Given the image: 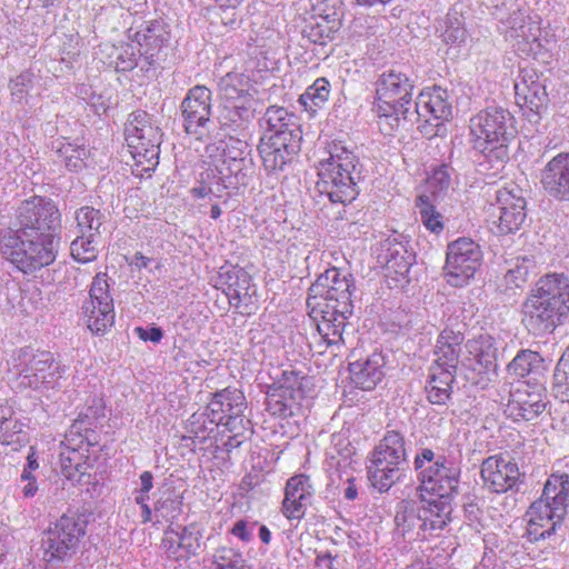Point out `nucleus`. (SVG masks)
<instances>
[{
    "label": "nucleus",
    "mask_w": 569,
    "mask_h": 569,
    "mask_svg": "<svg viewBox=\"0 0 569 569\" xmlns=\"http://www.w3.org/2000/svg\"><path fill=\"white\" fill-rule=\"evenodd\" d=\"M509 142L475 144L479 151L476 158L477 170L487 176L496 177L505 168L509 160Z\"/></svg>",
    "instance_id": "72a5a7b5"
},
{
    "label": "nucleus",
    "mask_w": 569,
    "mask_h": 569,
    "mask_svg": "<svg viewBox=\"0 0 569 569\" xmlns=\"http://www.w3.org/2000/svg\"><path fill=\"white\" fill-rule=\"evenodd\" d=\"M178 538L179 537L176 529L169 527L164 531V537L162 539L163 548L170 558H173L176 560L188 559L186 552L182 549V546H180V540Z\"/></svg>",
    "instance_id": "0e129e2a"
},
{
    "label": "nucleus",
    "mask_w": 569,
    "mask_h": 569,
    "mask_svg": "<svg viewBox=\"0 0 569 569\" xmlns=\"http://www.w3.org/2000/svg\"><path fill=\"white\" fill-rule=\"evenodd\" d=\"M305 376H300L297 371L284 370L281 378L273 382L271 387L276 391L289 395L293 400H302L305 397Z\"/></svg>",
    "instance_id": "8fccbe9b"
},
{
    "label": "nucleus",
    "mask_w": 569,
    "mask_h": 569,
    "mask_svg": "<svg viewBox=\"0 0 569 569\" xmlns=\"http://www.w3.org/2000/svg\"><path fill=\"white\" fill-rule=\"evenodd\" d=\"M7 230L28 231L60 242L61 213L56 202L47 197L33 196L20 201L14 211L12 227Z\"/></svg>",
    "instance_id": "1a4fd4ad"
},
{
    "label": "nucleus",
    "mask_w": 569,
    "mask_h": 569,
    "mask_svg": "<svg viewBox=\"0 0 569 569\" xmlns=\"http://www.w3.org/2000/svg\"><path fill=\"white\" fill-rule=\"evenodd\" d=\"M516 103L530 122H538L548 106L545 83L535 72L523 71L515 82Z\"/></svg>",
    "instance_id": "f3484780"
},
{
    "label": "nucleus",
    "mask_w": 569,
    "mask_h": 569,
    "mask_svg": "<svg viewBox=\"0 0 569 569\" xmlns=\"http://www.w3.org/2000/svg\"><path fill=\"white\" fill-rule=\"evenodd\" d=\"M482 252L480 246L470 238H459L448 244L445 277L452 287L467 284L480 267Z\"/></svg>",
    "instance_id": "4468645a"
},
{
    "label": "nucleus",
    "mask_w": 569,
    "mask_h": 569,
    "mask_svg": "<svg viewBox=\"0 0 569 569\" xmlns=\"http://www.w3.org/2000/svg\"><path fill=\"white\" fill-rule=\"evenodd\" d=\"M533 266L535 262L532 259L523 258L521 264H517L507 272L506 281L520 288L527 281L530 269L533 268Z\"/></svg>",
    "instance_id": "69168bd1"
},
{
    "label": "nucleus",
    "mask_w": 569,
    "mask_h": 569,
    "mask_svg": "<svg viewBox=\"0 0 569 569\" xmlns=\"http://www.w3.org/2000/svg\"><path fill=\"white\" fill-rule=\"evenodd\" d=\"M7 363L23 386L34 390L50 386L63 371L50 351L31 346L14 349Z\"/></svg>",
    "instance_id": "9d476101"
},
{
    "label": "nucleus",
    "mask_w": 569,
    "mask_h": 569,
    "mask_svg": "<svg viewBox=\"0 0 569 569\" xmlns=\"http://www.w3.org/2000/svg\"><path fill=\"white\" fill-rule=\"evenodd\" d=\"M371 455L379 458L386 456L387 461L403 469L408 466L403 436L396 430L387 431Z\"/></svg>",
    "instance_id": "4c0bfd02"
},
{
    "label": "nucleus",
    "mask_w": 569,
    "mask_h": 569,
    "mask_svg": "<svg viewBox=\"0 0 569 569\" xmlns=\"http://www.w3.org/2000/svg\"><path fill=\"white\" fill-rule=\"evenodd\" d=\"M24 425L10 406H0V442L22 447L28 442Z\"/></svg>",
    "instance_id": "e433bc0d"
},
{
    "label": "nucleus",
    "mask_w": 569,
    "mask_h": 569,
    "mask_svg": "<svg viewBox=\"0 0 569 569\" xmlns=\"http://www.w3.org/2000/svg\"><path fill=\"white\" fill-rule=\"evenodd\" d=\"M87 327L92 333L103 335L114 323V306L108 274L98 272L91 282L89 297L81 307Z\"/></svg>",
    "instance_id": "f8f14e48"
},
{
    "label": "nucleus",
    "mask_w": 569,
    "mask_h": 569,
    "mask_svg": "<svg viewBox=\"0 0 569 569\" xmlns=\"http://www.w3.org/2000/svg\"><path fill=\"white\" fill-rule=\"evenodd\" d=\"M315 488L307 475H296L288 479L282 501V513L289 520H300L305 517L307 507L311 505Z\"/></svg>",
    "instance_id": "b1692460"
},
{
    "label": "nucleus",
    "mask_w": 569,
    "mask_h": 569,
    "mask_svg": "<svg viewBox=\"0 0 569 569\" xmlns=\"http://www.w3.org/2000/svg\"><path fill=\"white\" fill-rule=\"evenodd\" d=\"M64 445V449L60 452V466L61 471L66 478L72 479L77 473L84 475L87 469V463L83 461V458H88L79 450V447L71 446L66 441L62 442Z\"/></svg>",
    "instance_id": "c03bdc74"
},
{
    "label": "nucleus",
    "mask_w": 569,
    "mask_h": 569,
    "mask_svg": "<svg viewBox=\"0 0 569 569\" xmlns=\"http://www.w3.org/2000/svg\"><path fill=\"white\" fill-rule=\"evenodd\" d=\"M569 506V476L551 475L541 497L529 508V536L533 540L547 539L561 528Z\"/></svg>",
    "instance_id": "7ed1b4c3"
},
{
    "label": "nucleus",
    "mask_w": 569,
    "mask_h": 569,
    "mask_svg": "<svg viewBox=\"0 0 569 569\" xmlns=\"http://www.w3.org/2000/svg\"><path fill=\"white\" fill-rule=\"evenodd\" d=\"M421 513L419 507L412 503L401 501L396 511L395 523L397 529L402 533L418 529V533L422 532Z\"/></svg>",
    "instance_id": "a18cd8bd"
},
{
    "label": "nucleus",
    "mask_w": 569,
    "mask_h": 569,
    "mask_svg": "<svg viewBox=\"0 0 569 569\" xmlns=\"http://www.w3.org/2000/svg\"><path fill=\"white\" fill-rule=\"evenodd\" d=\"M420 493L428 492L441 499L452 500L459 493L460 465L445 455H436L430 448H421L413 460Z\"/></svg>",
    "instance_id": "39448f33"
},
{
    "label": "nucleus",
    "mask_w": 569,
    "mask_h": 569,
    "mask_svg": "<svg viewBox=\"0 0 569 569\" xmlns=\"http://www.w3.org/2000/svg\"><path fill=\"white\" fill-rule=\"evenodd\" d=\"M401 238L402 236L395 234L386 239L381 244L379 258L383 259L388 271L405 276L412 266L415 256Z\"/></svg>",
    "instance_id": "473e14b6"
},
{
    "label": "nucleus",
    "mask_w": 569,
    "mask_h": 569,
    "mask_svg": "<svg viewBox=\"0 0 569 569\" xmlns=\"http://www.w3.org/2000/svg\"><path fill=\"white\" fill-rule=\"evenodd\" d=\"M480 477L485 487L496 493L518 490L520 482L518 465L506 460L501 456L486 458L480 467Z\"/></svg>",
    "instance_id": "aec40b11"
},
{
    "label": "nucleus",
    "mask_w": 569,
    "mask_h": 569,
    "mask_svg": "<svg viewBox=\"0 0 569 569\" xmlns=\"http://www.w3.org/2000/svg\"><path fill=\"white\" fill-rule=\"evenodd\" d=\"M546 382L527 381L525 390H517L508 403L509 416L513 420L533 421L547 408Z\"/></svg>",
    "instance_id": "412c9836"
},
{
    "label": "nucleus",
    "mask_w": 569,
    "mask_h": 569,
    "mask_svg": "<svg viewBox=\"0 0 569 569\" xmlns=\"http://www.w3.org/2000/svg\"><path fill=\"white\" fill-rule=\"evenodd\" d=\"M87 523L78 515H63L50 526L41 540L44 550L43 559L63 561L76 550L79 540L86 533Z\"/></svg>",
    "instance_id": "9b49d317"
},
{
    "label": "nucleus",
    "mask_w": 569,
    "mask_h": 569,
    "mask_svg": "<svg viewBox=\"0 0 569 569\" xmlns=\"http://www.w3.org/2000/svg\"><path fill=\"white\" fill-rule=\"evenodd\" d=\"M243 413L244 412H239L238 416L231 415L224 418L220 426L224 427L226 430L233 433L236 437H242L246 431H250L251 427V421L247 419Z\"/></svg>",
    "instance_id": "338daca9"
},
{
    "label": "nucleus",
    "mask_w": 569,
    "mask_h": 569,
    "mask_svg": "<svg viewBox=\"0 0 569 569\" xmlns=\"http://www.w3.org/2000/svg\"><path fill=\"white\" fill-rule=\"evenodd\" d=\"M219 173H223L227 177L229 176L232 186L238 189L240 186H248L252 180L254 173V164L252 158L244 157L239 158L238 160L228 161L227 163H222L219 168Z\"/></svg>",
    "instance_id": "37998d69"
},
{
    "label": "nucleus",
    "mask_w": 569,
    "mask_h": 569,
    "mask_svg": "<svg viewBox=\"0 0 569 569\" xmlns=\"http://www.w3.org/2000/svg\"><path fill=\"white\" fill-rule=\"evenodd\" d=\"M330 83L326 78H318L311 86L307 88L305 93L299 98V102L305 107L306 110L312 112L316 108L321 107L329 97Z\"/></svg>",
    "instance_id": "09e8293b"
},
{
    "label": "nucleus",
    "mask_w": 569,
    "mask_h": 569,
    "mask_svg": "<svg viewBox=\"0 0 569 569\" xmlns=\"http://www.w3.org/2000/svg\"><path fill=\"white\" fill-rule=\"evenodd\" d=\"M170 38L169 26L161 19L146 22L136 32L134 41L139 46L140 57L148 66L147 70L164 60V49Z\"/></svg>",
    "instance_id": "a211bd4d"
},
{
    "label": "nucleus",
    "mask_w": 569,
    "mask_h": 569,
    "mask_svg": "<svg viewBox=\"0 0 569 569\" xmlns=\"http://www.w3.org/2000/svg\"><path fill=\"white\" fill-rule=\"evenodd\" d=\"M463 19L458 12L448 13L446 29L442 33L443 41L449 44H459L466 40L467 31Z\"/></svg>",
    "instance_id": "052dcab7"
},
{
    "label": "nucleus",
    "mask_w": 569,
    "mask_h": 569,
    "mask_svg": "<svg viewBox=\"0 0 569 569\" xmlns=\"http://www.w3.org/2000/svg\"><path fill=\"white\" fill-rule=\"evenodd\" d=\"M301 142H288L286 138H261L259 153L267 172L281 171L300 151Z\"/></svg>",
    "instance_id": "393cba45"
},
{
    "label": "nucleus",
    "mask_w": 569,
    "mask_h": 569,
    "mask_svg": "<svg viewBox=\"0 0 569 569\" xmlns=\"http://www.w3.org/2000/svg\"><path fill=\"white\" fill-rule=\"evenodd\" d=\"M470 352L475 355L473 359L485 363V367L487 366L489 372L491 367L498 368V348L496 347V340L493 337L489 335L480 336L475 340Z\"/></svg>",
    "instance_id": "3c124183"
},
{
    "label": "nucleus",
    "mask_w": 569,
    "mask_h": 569,
    "mask_svg": "<svg viewBox=\"0 0 569 569\" xmlns=\"http://www.w3.org/2000/svg\"><path fill=\"white\" fill-rule=\"evenodd\" d=\"M540 183L551 200L569 202V151L559 152L543 166Z\"/></svg>",
    "instance_id": "4be33fe9"
},
{
    "label": "nucleus",
    "mask_w": 569,
    "mask_h": 569,
    "mask_svg": "<svg viewBox=\"0 0 569 569\" xmlns=\"http://www.w3.org/2000/svg\"><path fill=\"white\" fill-rule=\"evenodd\" d=\"M219 277L227 286L226 295L231 305L238 307L242 297H250L251 277L244 269L232 267Z\"/></svg>",
    "instance_id": "ea45409f"
},
{
    "label": "nucleus",
    "mask_w": 569,
    "mask_h": 569,
    "mask_svg": "<svg viewBox=\"0 0 569 569\" xmlns=\"http://www.w3.org/2000/svg\"><path fill=\"white\" fill-rule=\"evenodd\" d=\"M211 569H248L241 552L233 548L220 547L213 555Z\"/></svg>",
    "instance_id": "6e6d98bb"
},
{
    "label": "nucleus",
    "mask_w": 569,
    "mask_h": 569,
    "mask_svg": "<svg viewBox=\"0 0 569 569\" xmlns=\"http://www.w3.org/2000/svg\"><path fill=\"white\" fill-rule=\"evenodd\" d=\"M569 312V280L563 274L541 277L521 305V323L533 337H543Z\"/></svg>",
    "instance_id": "f257e3e1"
},
{
    "label": "nucleus",
    "mask_w": 569,
    "mask_h": 569,
    "mask_svg": "<svg viewBox=\"0 0 569 569\" xmlns=\"http://www.w3.org/2000/svg\"><path fill=\"white\" fill-rule=\"evenodd\" d=\"M508 372L518 378L529 377L531 382H546V365L543 358L530 349L520 350L508 365Z\"/></svg>",
    "instance_id": "f704fd0d"
},
{
    "label": "nucleus",
    "mask_w": 569,
    "mask_h": 569,
    "mask_svg": "<svg viewBox=\"0 0 569 569\" xmlns=\"http://www.w3.org/2000/svg\"><path fill=\"white\" fill-rule=\"evenodd\" d=\"M308 311L309 316L318 322V332L327 347L339 348L346 343L343 333L350 315L338 313L335 308H323V313L320 316L313 315L310 310Z\"/></svg>",
    "instance_id": "2f4dec72"
},
{
    "label": "nucleus",
    "mask_w": 569,
    "mask_h": 569,
    "mask_svg": "<svg viewBox=\"0 0 569 569\" xmlns=\"http://www.w3.org/2000/svg\"><path fill=\"white\" fill-rule=\"evenodd\" d=\"M59 242L28 231L3 230L0 233V252L19 271L31 274L54 262Z\"/></svg>",
    "instance_id": "20e7f679"
},
{
    "label": "nucleus",
    "mask_w": 569,
    "mask_h": 569,
    "mask_svg": "<svg viewBox=\"0 0 569 569\" xmlns=\"http://www.w3.org/2000/svg\"><path fill=\"white\" fill-rule=\"evenodd\" d=\"M437 196L421 193L416 198V209L420 216L422 224L433 233H440L443 230V217L436 209Z\"/></svg>",
    "instance_id": "79ce46f5"
},
{
    "label": "nucleus",
    "mask_w": 569,
    "mask_h": 569,
    "mask_svg": "<svg viewBox=\"0 0 569 569\" xmlns=\"http://www.w3.org/2000/svg\"><path fill=\"white\" fill-rule=\"evenodd\" d=\"M415 80L406 72L396 68L383 71L375 82L373 110L380 118L391 119L399 126L400 120L407 122L415 112Z\"/></svg>",
    "instance_id": "423d86ee"
},
{
    "label": "nucleus",
    "mask_w": 569,
    "mask_h": 569,
    "mask_svg": "<svg viewBox=\"0 0 569 569\" xmlns=\"http://www.w3.org/2000/svg\"><path fill=\"white\" fill-rule=\"evenodd\" d=\"M263 120L267 124V131L270 133L267 138H286V141L301 142L302 131L295 113L289 112L283 107L271 106L267 109Z\"/></svg>",
    "instance_id": "c85d7f7f"
},
{
    "label": "nucleus",
    "mask_w": 569,
    "mask_h": 569,
    "mask_svg": "<svg viewBox=\"0 0 569 569\" xmlns=\"http://www.w3.org/2000/svg\"><path fill=\"white\" fill-rule=\"evenodd\" d=\"M76 220L81 234L97 238L101 233L104 214L93 207L86 206L76 211Z\"/></svg>",
    "instance_id": "49530a36"
},
{
    "label": "nucleus",
    "mask_w": 569,
    "mask_h": 569,
    "mask_svg": "<svg viewBox=\"0 0 569 569\" xmlns=\"http://www.w3.org/2000/svg\"><path fill=\"white\" fill-rule=\"evenodd\" d=\"M406 469L396 466L382 458L371 455L370 463L367 466L368 480L379 492H387L398 482Z\"/></svg>",
    "instance_id": "c9c22d12"
},
{
    "label": "nucleus",
    "mask_w": 569,
    "mask_h": 569,
    "mask_svg": "<svg viewBox=\"0 0 569 569\" xmlns=\"http://www.w3.org/2000/svg\"><path fill=\"white\" fill-rule=\"evenodd\" d=\"M218 87L226 100L240 102L232 107L233 113L241 120H248L251 114V91H254L251 79L244 73L228 72L220 79Z\"/></svg>",
    "instance_id": "5701e85b"
},
{
    "label": "nucleus",
    "mask_w": 569,
    "mask_h": 569,
    "mask_svg": "<svg viewBox=\"0 0 569 569\" xmlns=\"http://www.w3.org/2000/svg\"><path fill=\"white\" fill-rule=\"evenodd\" d=\"M386 358L382 352H373L365 360L349 363L350 380L358 389L373 390L385 377Z\"/></svg>",
    "instance_id": "a878e982"
},
{
    "label": "nucleus",
    "mask_w": 569,
    "mask_h": 569,
    "mask_svg": "<svg viewBox=\"0 0 569 569\" xmlns=\"http://www.w3.org/2000/svg\"><path fill=\"white\" fill-rule=\"evenodd\" d=\"M496 206L499 212L497 224L499 233L508 234L518 231L527 218L523 190L515 183L498 189Z\"/></svg>",
    "instance_id": "dca6fc26"
},
{
    "label": "nucleus",
    "mask_w": 569,
    "mask_h": 569,
    "mask_svg": "<svg viewBox=\"0 0 569 569\" xmlns=\"http://www.w3.org/2000/svg\"><path fill=\"white\" fill-rule=\"evenodd\" d=\"M430 376L426 386L427 398L432 405H446L452 393V383L456 373L447 370L430 369Z\"/></svg>",
    "instance_id": "58836bf2"
},
{
    "label": "nucleus",
    "mask_w": 569,
    "mask_h": 569,
    "mask_svg": "<svg viewBox=\"0 0 569 569\" xmlns=\"http://www.w3.org/2000/svg\"><path fill=\"white\" fill-rule=\"evenodd\" d=\"M465 341V336L460 330H453L446 327L438 336L436 343V359L433 366L436 370H449L457 373L459 358L461 353V346Z\"/></svg>",
    "instance_id": "cd10ccee"
},
{
    "label": "nucleus",
    "mask_w": 569,
    "mask_h": 569,
    "mask_svg": "<svg viewBox=\"0 0 569 569\" xmlns=\"http://www.w3.org/2000/svg\"><path fill=\"white\" fill-rule=\"evenodd\" d=\"M328 154L319 161L317 190L332 203L352 202L359 194L361 179L358 156L341 141H332Z\"/></svg>",
    "instance_id": "f03ea898"
},
{
    "label": "nucleus",
    "mask_w": 569,
    "mask_h": 569,
    "mask_svg": "<svg viewBox=\"0 0 569 569\" xmlns=\"http://www.w3.org/2000/svg\"><path fill=\"white\" fill-rule=\"evenodd\" d=\"M411 110L416 113L410 116L407 122L423 120L427 124L438 127L452 117L449 93L440 87L420 92Z\"/></svg>",
    "instance_id": "6ab92c4d"
},
{
    "label": "nucleus",
    "mask_w": 569,
    "mask_h": 569,
    "mask_svg": "<svg viewBox=\"0 0 569 569\" xmlns=\"http://www.w3.org/2000/svg\"><path fill=\"white\" fill-rule=\"evenodd\" d=\"M104 417V409L100 403H93L81 411L78 418L69 427L64 441L79 447V440L91 427H96L100 418Z\"/></svg>",
    "instance_id": "a19ab883"
},
{
    "label": "nucleus",
    "mask_w": 569,
    "mask_h": 569,
    "mask_svg": "<svg viewBox=\"0 0 569 569\" xmlns=\"http://www.w3.org/2000/svg\"><path fill=\"white\" fill-rule=\"evenodd\" d=\"M176 531L180 546L187 557L196 556L201 547L202 530L197 523H190L188 526H177Z\"/></svg>",
    "instance_id": "5fc2aeb1"
},
{
    "label": "nucleus",
    "mask_w": 569,
    "mask_h": 569,
    "mask_svg": "<svg viewBox=\"0 0 569 569\" xmlns=\"http://www.w3.org/2000/svg\"><path fill=\"white\" fill-rule=\"evenodd\" d=\"M470 131L476 146L509 142L516 137L515 118L502 107H489L470 119Z\"/></svg>",
    "instance_id": "ddd939ff"
},
{
    "label": "nucleus",
    "mask_w": 569,
    "mask_h": 569,
    "mask_svg": "<svg viewBox=\"0 0 569 569\" xmlns=\"http://www.w3.org/2000/svg\"><path fill=\"white\" fill-rule=\"evenodd\" d=\"M300 401L291 399L289 395L276 391L269 386L266 397V410L276 417L287 418L293 415V407Z\"/></svg>",
    "instance_id": "de8ad7c7"
},
{
    "label": "nucleus",
    "mask_w": 569,
    "mask_h": 569,
    "mask_svg": "<svg viewBox=\"0 0 569 569\" xmlns=\"http://www.w3.org/2000/svg\"><path fill=\"white\" fill-rule=\"evenodd\" d=\"M247 401L243 392L236 388H226L212 395L206 410L210 423L220 426L224 418L244 412Z\"/></svg>",
    "instance_id": "bb28decb"
},
{
    "label": "nucleus",
    "mask_w": 569,
    "mask_h": 569,
    "mask_svg": "<svg viewBox=\"0 0 569 569\" xmlns=\"http://www.w3.org/2000/svg\"><path fill=\"white\" fill-rule=\"evenodd\" d=\"M162 133L152 124L150 116L142 110L129 114L124 138L129 152L134 160L132 173L137 177L151 176L159 164Z\"/></svg>",
    "instance_id": "0eeeda50"
},
{
    "label": "nucleus",
    "mask_w": 569,
    "mask_h": 569,
    "mask_svg": "<svg viewBox=\"0 0 569 569\" xmlns=\"http://www.w3.org/2000/svg\"><path fill=\"white\" fill-rule=\"evenodd\" d=\"M39 81L40 77L36 74L31 69H27L17 77L12 78L9 82L12 100L17 103L27 101L29 92Z\"/></svg>",
    "instance_id": "603ef678"
},
{
    "label": "nucleus",
    "mask_w": 569,
    "mask_h": 569,
    "mask_svg": "<svg viewBox=\"0 0 569 569\" xmlns=\"http://www.w3.org/2000/svg\"><path fill=\"white\" fill-rule=\"evenodd\" d=\"M341 26V14L332 11L312 17L303 26L301 34L310 43L326 46L335 39Z\"/></svg>",
    "instance_id": "7c9ffc66"
},
{
    "label": "nucleus",
    "mask_w": 569,
    "mask_h": 569,
    "mask_svg": "<svg viewBox=\"0 0 569 569\" xmlns=\"http://www.w3.org/2000/svg\"><path fill=\"white\" fill-rule=\"evenodd\" d=\"M419 496L422 502V506L419 507L422 521V532L433 535L443 530L451 521L452 500L441 499L439 497L426 499L423 493H420Z\"/></svg>",
    "instance_id": "c756f323"
},
{
    "label": "nucleus",
    "mask_w": 569,
    "mask_h": 569,
    "mask_svg": "<svg viewBox=\"0 0 569 569\" xmlns=\"http://www.w3.org/2000/svg\"><path fill=\"white\" fill-rule=\"evenodd\" d=\"M241 10L236 7L224 8L222 6H218L216 3L214 8L211 11V26L221 27L224 31H220V33L229 32L236 30L241 24Z\"/></svg>",
    "instance_id": "864d4df0"
},
{
    "label": "nucleus",
    "mask_w": 569,
    "mask_h": 569,
    "mask_svg": "<svg viewBox=\"0 0 569 569\" xmlns=\"http://www.w3.org/2000/svg\"><path fill=\"white\" fill-rule=\"evenodd\" d=\"M206 176L209 191H211V194L216 198H221L227 189H236L229 176L227 177L223 173H219V168L208 169Z\"/></svg>",
    "instance_id": "680f3d73"
},
{
    "label": "nucleus",
    "mask_w": 569,
    "mask_h": 569,
    "mask_svg": "<svg viewBox=\"0 0 569 569\" xmlns=\"http://www.w3.org/2000/svg\"><path fill=\"white\" fill-rule=\"evenodd\" d=\"M353 290L352 274L338 268L327 269L310 286L306 301L307 308L317 316L323 313V308H335L338 313L352 315Z\"/></svg>",
    "instance_id": "6e6552de"
},
{
    "label": "nucleus",
    "mask_w": 569,
    "mask_h": 569,
    "mask_svg": "<svg viewBox=\"0 0 569 569\" xmlns=\"http://www.w3.org/2000/svg\"><path fill=\"white\" fill-rule=\"evenodd\" d=\"M451 183V176H450V168L446 164H441L438 168H436L431 174V177L428 179V186L431 190L429 194H433V192L437 196V199L439 198V193L441 191L448 190Z\"/></svg>",
    "instance_id": "e2e57ef3"
},
{
    "label": "nucleus",
    "mask_w": 569,
    "mask_h": 569,
    "mask_svg": "<svg viewBox=\"0 0 569 569\" xmlns=\"http://www.w3.org/2000/svg\"><path fill=\"white\" fill-rule=\"evenodd\" d=\"M248 143L239 140L230 138L226 143V148L223 149V160L222 163H227L228 161L238 160L239 158L248 157Z\"/></svg>",
    "instance_id": "774afa93"
},
{
    "label": "nucleus",
    "mask_w": 569,
    "mask_h": 569,
    "mask_svg": "<svg viewBox=\"0 0 569 569\" xmlns=\"http://www.w3.org/2000/svg\"><path fill=\"white\" fill-rule=\"evenodd\" d=\"M110 59L109 64L113 66L118 72H128L138 66V58L131 44L112 47Z\"/></svg>",
    "instance_id": "13d9d810"
},
{
    "label": "nucleus",
    "mask_w": 569,
    "mask_h": 569,
    "mask_svg": "<svg viewBox=\"0 0 569 569\" xmlns=\"http://www.w3.org/2000/svg\"><path fill=\"white\" fill-rule=\"evenodd\" d=\"M497 370L498 368L491 367L489 372L487 366L485 367V363L473 359L469 367L466 369L465 378L472 386H476L479 389H485L497 378Z\"/></svg>",
    "instance_id": "4d7b16f0"
},
{
    "label": "nucleus",
    "mask_w": 569,
    "mask_h": 569,
    "mask_svg": "<svg viewBox=\"0 0 569 569\" xmlns=\"http://www.w3.org/2000/svg\"><path fill=\"white\" fill-rule=\"evenodd\" d=\"M211 91L204 86L189 89L180 104L182 127L186 133L197 139L209 132L212 114Z\"/></svg>",
    "instance_id": "2eb2a0df"
},
{
    "label": "nucleus",
    "mask_w": 569,
    "mask_h": 569,
    "mask_svg": "<svg viewBox=\"0 0 569 569\" xmlns=\"http://www.w3.org/2000/svg\"><path fill=\"white\" fill-rule=\"evenodd\" d=\"M71 256L79 262H90L97 258L96 238L92 236H79L70 246Z\"/></svg>",
    "instance_id": "bf43d9fd"
}]
</instances>
